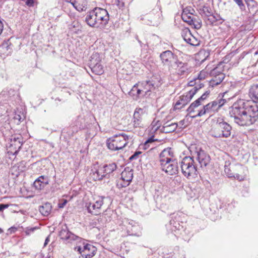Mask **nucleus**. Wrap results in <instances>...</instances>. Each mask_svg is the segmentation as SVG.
I'll list each match as a JSON object with an SVG mask.
<instances>
[{"label":"nucleus","mask_w":258,"mask_h":258,"mask_svg":"<svg viewBox=\"0 0 258 258\" xmlns=\"http://www.w3.org/2000/svg\"><path fill=\"white\" fill-rule=\"evenodd\" d=\"M89 68L93 73L97 75H102L104 72L103 67L101 63L90 64Z\"/></svg>","instance_id":"28"},{"label":"nucleus","mask_w":258,"mask_h":258,"mask_svg":"<svg viewBox=\"0 0 258 258\" xmlns=\"http://www.w3.org/2000/svg\"><path fill=\"white\" fill-rule=\"evenodd\" d=\"M211 104V106L212 107L213 110L214 111L217 110L219 108H218V104L217 101H216V99L212 102L210 103Z\"/></svg>","instance_id":"44"},{"label":"nucleus","mask_w":258,"mask_h":258,"mask_svg":"<svg viewBox=\"0 0 258 258\" xmlns=\"http://www.w3.org/2000/svg\"><path fill=\"white\" fill-rule=\"evenodd\" d=\"M249 94L251 100L234 104L230 112L234 122L240 126H249L258 119V85H252Z\"/></svg>","instance_id":"1"},{"label":"nucleus","mask_w":258,"mask_h":258,"mask_svg":"<svg viewBox=\"0 0 258 258\" xmlns=\"http://www.w3.org/2000/svg\"><path fill=\"white\" fill-rule=\"evenodd\" d=\"M73 4L72 3V6H73V7L79 12L85 11L86 9L85 6H80L79 5H77L76 2H73Z\"/></svg>","instance_id":"39"},{"label":"nucleus","mask_w":258,"mask_h":258,"mask_svg":"<svg viewBox=\"0 0 258 258\" xmlns=\"http://www.w3.org/2000/svg\"><path fill=\"white\" fill-rule=\"evenodd\" d=\"M172 68V71L174 70L178 75H186L190 72V67L187 63L183 62L178 58Z\"/></svg>","instance_id":"14"},{"label":"nucleus","mask_w":258,"mask_h":258,"mask_svg":"<svg viewBox=\"0 0 258 258\" xmlns=\"http://www.w3.org/2000/svg\"><path fill=\"white\" fill-rule=\"evenodd\" d=\"M228 167L227 163L225 165L224 171L229 177H233L239 181L243 180L244 176L240 174L241 171L243 169V167L241 165H234L228 163Z\"/></svg>","instance_id":"9"},{"label":"nucleus","mask_w":258,"mask_h":258,"mask_svg":"<svg viewBox=\"0 0 258 258\" xmlns=\"http://www.w3.org/2000/svg\"><path fill=\"white\" fill-rule=\"evenodd\" d=\"M180 101L182 102V108H183L185 105H186L187 104V103H186L184 100V99H183L181 97H180Z\"/></svg>","instance_id":"57"},{"label":"nucleus","mask_w":258,"mask_h":258,"mask_svg":"<svg viewBox=\"0 0 258 258\" xmlns=\"http://www.w3.org/2000/svg\"><path fill=\"white\" fill-rule=\"evenodd\" d=\"M51 205L49 203H46L39 207V211L42 215L45 216H48L51 210Z\"/></svg>","instance_id":"29"},{"label":"nucleus","mask_w":258,"mask_h":258,"mask_svg":"<svg viewBox=\"0 0 258 258\" xmlns=\"http://www.w3.org/2000/svg\"><path fill=\"white\" fill-rule=\"evenodd\" d=\"M129 136L125 134L115 135L107 140L108 148L116 151L123 149L128 143Z\"/></svg>","instance_id":"6"},{"label":"nucleus","mask_w":258,"mask_h":258,"mask_svg":"<svg viewBox=\"0 0 258 258\" xmlns=\"http://www.w3.org/2000/svg\"><path fill=\"white\" fill-rule=\"evenodd\" d=\"M184 124V120H182L179 122V124L183 125Z\"/></svg>","instance_id":"62"},{"label":"nucleus","mask_w":258,"mask_h":258,"mask_svg":"<svg viewBox=\"0 0 258 258\" xmlns=\"http://www.w3.org/2000/svg\"><path fill=\"white\" fill-rule=\"evenodd\" d=\"M10 147H14L15 150L14 154H17L20 150L23 144V138L21 135L12 137L10 139Z\"/></svg>","instance_id":"17"},{"label":"nucleus","mask_w":258,"mask_h":258,"mask_svg":"<svg viewBox=\"0 0 258 258\" xmlns=\"http://www.w3.org/2000/svg\"><path fill=\"white\" fill-rule=\"evenodd\" d=\"M212 111H214V110L212 109V107L211 106V104L209 103L207 105L204 106L203 109L199 111L197 114L192 116L191 117L196 118L197 117H201L205 115L207 113H209Z\"/></svg>","instance_id":"27"},{"label":"nucleus","mask_w":258,"mask_h":258,"mask_svg":"<svg viewBox=\"0 0 258 258\" xmlns=\"http://www.w3.org/2000/svg\"><path fill=\"white\" fill-rule=\"evenodd\" d=\"M94 11L98 21L99 27H104L108 23L109 20L108 12L104 9L96 7Z\"/></svg>","instance_id":"11"},{"label":"nucleus","mask_w":258,"mask_h":258,"mask_svg":"<svg viewBox=\"0 0 258 258\" xmlns=\"http://www.w3.org/2000/svg\"><path fill=\"white\" fill-rule=\"evenodd\" d=\"M152 131L155 133L159 129L161 126V123L159 120L155 122L154 120L152 122Z\"/></svg>","instance_id":"35"},{"label":"nucleus","mask_w":258,"mask_h":258,"mask_svg":"<svg viewBox=\"0 0 258 258\" xmlns=\"http://www.w3.org/2000/svg\"><path fill=\"white\" fill-rule=\"evenodd\" d=\"M189 25H193L195 28L199 29L202 27V21L199 18L194 17L192 19V22L190 23Z\"/></svg>","instance_id":"33"},{"label":"nucleus","mask_w":258,"mask_h":258,"mask_svg":"<svg viewBox=\"0 0 258 258\" xmlns=\"http://www.w3.org/2000/svg\"><path fill=\"white\" fill-rule=\"evenodd\" d=\"M139 86H140V87L142 88V89L143 90H145V88H148V86H146L145 85L142 86L141 85V83H140V85Z\"/></svg>","instance_id":"60"},{"label":"nucleus","mask_w":258,"mask_h":258,"mask_svg":"<svg viewBox=\"0 0 258 258\" xmlns=\"http://www.w3.org/2000/svg\"><path fill=\"white\" fill-rule=\"evenodd\" d=\"M145 91H146V90H145H145H143V89H142V88H141V87H140V88H138V90H137V92H136V95H137V96H139V95H140L141 94H142V93H145V94H147V92H146Z\"/></svg>","instance_id":"49"},{"label":"nucleus","mask_w":258,"mask_h":258,"mask_svg":"<svg viewBox=\"0 0 258 258\" xmlns=\"http://www.w3.org/2000/svg\"><path fill=\"white\" fill-rule=\"evenodd\" d=\"M201 14L202 16L204 15L205 17H209L211 13L209 11V9L208 7H204L202 10H201Z\"/></svg>","instance_id":"41"},{"label":"nucleus","mask_w":258,"mask_h":258,"mask_svg":"<svg viewBox=\"0 0 258 258\" xmlns=\"http://www.w3.org/2000/svg\"><path fill=\"white\" fill-rule=\"evenodd\" d=\"M74 250L80 255L79 258H92L96 253V247L93 245L86 243L85 239L81 238L76 243Z\"/></svg>","instance_id":"4"},{"label":"nucleus","mask_w":258,"mask_h":258,"mask_svg":"<svg viewBox=\"0 0 258 258\" xmlns=\"http://www.w3.org/2000/svg\"><path fill=\"white\" fill-rule=\"evenodd\" d=\"M182 36L184 41L191 46L200 44V41L192 35L189 30H186Z\"/></svg>","instance_id":"19"},{"label":"nucleus","mask_w":258,"mask_h":258,"mask_svg":"<svg viewBox=\"0 0 258 258\" xmlns=\"http://www.w3.org/2000/svg\"><path fill=\"white\" fill-rule=\"evenodd\" d=\"M208 18V20L209 21L210 23L211 24H215L216 21L215 19V16L214 15V14H211L210 15L209 17H207Z\"/></svg>","instance_id":"43"},{"label":"nucleus","mask_w":258,"mask_h":258,"mask_svg":"<svg viewBox=\"0 0 258 258\" xmlns=\"http://www.w3.org/2000/svg\"><path fill=\"white\" fill-rule=\"evenodd\" d=\"M214 15L215 16V19L216 22H218L219 21H221V22H220V23H222L223 22V20L222 19V18L219 14H214Z\"/></svg>","instance_id":"52"},{"label":"nucleus","mask_w":258,"mask_h":258,"mask_svg":"<svg viewBox=\"0 0 258 258\" xmlns=\"http://www.w3.org/2000/svg\"><path fill=\"white\" fill-rule=\"evenodd\" d=\"M162 64L168 67L169 71H172V68L177 61L178 56L170 50H165L161 52L159 55Z\"/></svg>","instance_id":"8"},{"label":"nucleus","mask_w":258,"mask_h":258,"mask_svg":"<svg viewBox=\"0 0 258 258\" xmlns=\"http://www.w3.org/2000/svg\"><path fill=\"white\" fill-rule=\"evenodd\" d=\"M102 58L103 55L102 54H100L97 52H93L90 56L89 62V66H90V64L93 65V64L101 63Z\"/></svg>","instance_id":"26"},{"label":"nucleus","mask_w":258,"mask_h":258,"mask_svg":"<svg viewBox=\"0 0 258 258\" xmlns=\"http://www.w3.org/2000/svg\"><path fill=\"white\" fill-rule=\"evenodd\" d=\"M170 225L173 226L171 227L172 231H175L176 230H179L180 228V224L179 223L174 221V220H171L170 221Z\"/></svg>","instance_id":"37"},{"label":"nucleus","mask_w":258,"mask_h":258,"mask_svg":"<svg viewBox=\"0 0 258 258\" xmlns=\"http://www.w3.org/2000/svg\"><path fill=\"white\" fill-rule=\"evenodd\" d=\"M239 7L240 9L242 10L244 9L245 6L242 0H233Z\"/></svg>","instance_id":"46"},{"label":"nucleus","mask_w":258,"mask_h":258,"mask_svg":"<svg viewBox=\"0 0 258 258\" xmlns=\"http://www.w3.org/2000/svg\"><path fill=\"white\" fill-rule=\"evenodd\" d=\"M204 87V85L203 84H200L199 85L195 86L193 87L190 90L188 91L185 95H183L181 96V97L184 99V100L186 102H189L191 99L197 93V91L201 88Z\"/></svg>","instance_id":"21"},{"label":"nucleus","mask_w":258,"mask_h":258,"mask_svg":"<svg viewBox=\"0 0 258 258\" xmlns=\"http://www.w3.org/2000/svg\"><path fill=\"white\" fill-rule=\"evenodd\" d=\"M157 140H155L154 139V136H152L149 138L144 143L143 146L144 149H147L149 147V144L152 143L155 141H157Z\"/></svg>","instance_id":"38"},{"label":"nucleus","mask_w":258,"mask_h":258,"mask_svg":"<svg viewBox=\"0 0 258 258\" xmlns=\"http://www.w3.org/2000/svg\"><path fill=\"white\" fill-rule=\"evenodd\" d=\"M222 63H220L218 67L212 70L211 72V75L213 78L210 82V86L212 87L220 84L225 78V75L221 73L222 70L220 68Z\"/></svg>","instance_id":"13"},{"label":"nucleus","mask_w":258,"mask_h":258,"mask_svg":"<svg viewBox=\"0 0 258 258\" xmlns=\"http://www.w3.org/2000/svg\"><path fill=\"white\" fill-rule=\"evenodd\" d=\"M210 91L208 90L206 91L199 98H198L197 100H199V102H200L201 103L203 101H204L209 95L210 94Z\"/></svg>","instance_id":"42"},{"label":"nucleus","mask_w":258,"mask_h":258,"mask_svg":"<svg viewBox=\"0 0 258 258\" xmlns=\"http://www.w3.org/2000/svg\"><path fill=\"white\" fill-rule=\"evenodd\" d=\"M59 236L62 240L68 241V243L75 244L78 240H81V237L74 234L70 231L66 225L62 227L61 230L59 232Z\"/></svg>","instance_id":"10"},{"label":"nucleus","mask_w":258,"mask_h":258,"mask_svg":"<svg viewBox=\"0 0 258 258\" xmlns=\"http://www.w3.org/2000/svg\"><path fill=\"white\" fill-rule=\"evenodd\" d=\"M133 178V170L125 168L121 174V181L117 184L118 188L125 187L129 185Z\"/></svg>","instance_id":"12"},{"label":"nucleus","mask_w":258,"mask_h":258,"mask_svg":"<svg viewBox=\"0 0 258 258\" xmlns=\"http://www.w3.org/2000/svg\"><path fill=\"white\" fill-rule=\"evenodd\" d=\"M125 1L126 0H116V4L119 8L124 6Z\"/></svg>","instance_id":"50"},{"label":"nucleus","mask_w":258,"mask_h":258,"mask_svg":"<svg viewBox=\"0 0 258 258\" xmlns=\"http://www.w3.org/2000/svg\"><path fill=\"white\" fill-rule=\"evenodd\" d=\"M181 18L183 21L187 23L188 24L192 22V19L194 18L192 17V15L186 14L185 13H182Z\"/></svg>","instance_id":"34"},{"label":"nucleus","mask_w":258,"mask_h":258,"mask_svg":"<svg viewBox=\"0 0 258 258\" xmlns=\"http://www.w3.org/2000/svg\"><path fill=\"white\" fill-rule=\"evenodd\" d=\"M173 156V152L170 148L164 149L159 155L161 170L170 175L177 174L178 171L177 162L171 158Z\"/></svg>","instance_id":"2"},{"label":"nucleus","mask_w":258,"mask_h":258,"mask_svg":"<svg viewBox=\"0 0 258 258\" xmlns=\"http://www.w3.org/2000/svg\"><path fill=\"white\" fill-rule=\"evenodd\" d=\"M128 221V225L127 226H133L134 225L137 224V223H136L133 220H127Z\"/></svg>","instance_id":"56"},{"label":"nucleus","mask_w":258,"mask_h":258,"mask_svg":"<svg viewBox=\"0 0 258 258\" xmlns=\"http://www.w3.org/2000/svg\"><path fill=\"white\" fill-rule=\"evenodd\" d=\"M201 79V78H200V79L198 78V79H197L195 80V81H191L188 83V85H189V86H194L195 85V84L196 83L195 82V81H200V80Z\"/></svg>","instance_id":"55"},{"label":"nucleus","mask_w":258,"mask_h":258,"mask_svg":"<svg viewBox=\"0 0 258 258\" xmlns=\"http://www.w3.org/2000/svg\"><path fill=\"white\" fill-rule=\"evenodd\" d=\"M104 197H99L96 200L95 203H90L87 207L89 213L95 215H98L100 213V209L103 204Z\"/></svg>","instance_id":"15"},{"label":"nucleus","mask_w":258,"mask_h":258,"mask_svg":"<svg viewBox=\"0 0 258 258\" xmlns=\"http://www.w3.org/2000/svg\"><path fill=\"white\" fill-rule=\"evenodd\" d=\"M141 85H145L148 86V88H145L146 92H149L155 88L158 87L159 85V82H155L153 79L149 81H143L141 82Z\"/></svg>","instance_id":"25"},{"label":"nucleus","mask_w":258,"mask_h":258,"mask_svg":"<svg viewBox=\"0 0 258 258\" xmlns=\"http://www.w3.org/2000/svg\"><path fill=\"white\" fill-rule=\"evenodd\" d=\"M67 202H68V201L66 199L61 200L58 204V207L59 208H63L65 206V205H66V204L67 203Z\"/></svg>","instance_id":"45"},{"label":"nucleus","mask_w":258,"mask_h":258,"mask_svg":"<svg viewBox=\"0 0 258 258\" xmlns=\"http://www.w3.org/2000/svg\"><path fill=\"white\" fill-rule=\"evenodd\" d=\"M92 177L95 180H99L102 179L106 176L103 166H99L94 171L92 170Z\"/></svg>","instance_id":"23"},{"label":"nucleus","mask_w":258,"mask_h":258,"mask_svg":"<svg viewBox=\"0 0 258 258\" xmlns=\"http://www.w3.org/2000/svg\"><path fill=\"white\" fill-rule=\"evenodd\" d=\"M14 118H15V119H18V120H19V121H21V117L20 115H16L15 116V117H14Z\"/></svg>","instance_id":"59"},{"label":"nucleus","mask_w":258,"mask_h":258,"mask_svg":"<svg viewBox=\"0 0 258 258\" xmlns=\"http://www.w3.org/2000/svg\"><path fill=\"white\" fill-rule=\"evenodd\" d=\"M127 233L128 235H133L136 236H140L141 235V228L137 224L133 226H127Z\"/></svg>","instance_id":"24"},{"label":"nucleus","mask_w":258,"mask_h":258,"mask_svg":"<svg viewBox=\"0 0 258 258\" xmlns=\"http://www.w3.org/2000/svg\"><path fill=\"white\" fill-rule=\"evenodd\" d=\"M85 21L87 24L91 27H99V26H98V21L94 10L88 13L86 17Z\"/></svg>","instance_id":"22"},{"label":"nucleus","mask_w":258,"mask_h":258,"mask_svg":"<svg viewBox=\"0 0 258 258\" xmlns=\"http://www.w3.org/2000/svg\"><path fill=\"white\" fill-rule=\"evenodd\" d=\"M161 16V12L160 10L157 9L153 10L151 13L149 14L146 16V18L151 19V20H149V22L147 23L148 25H152L153 26L157 25L160 19Z\"/></svg>","instance_id":"18"},{"label":"nucleus","mask_w":258,"mask_h":258,"mask_svg":"<svg viewBox=\"0 0 258 258\" xmlns=\"http://www.w3.org/2000/svg\"><path fill=\"white\" fill-rule=\"evenodd\" d=\"M189 150L192 157H196L201 168L205 167L209 164L210 156L204 150L196 145L191 146Z\"/></svg>","instance_id":"7"},{"label":"nucleus","mask_w":258,"mask_h":258,"mask_svg":"<svg viewBox=\"0 0 258 258\" xmlns=\"http://www.w3.org/2000/svg\"><path fill=\"white\" fill-rule=\"evenodd\" d=\"M141 154V152L140 151H137L133 155H132L129 158L130 160H133L134 159H136L138 156Z\"/></svg>","instance_id":"47"},{"label":"nucleus","mask_w":258,"mask_h":258,"mask_svg":"<svg viewBox=\"0 0 258 258\" xmlns=\"http://www.w3.org/2000/svg\"><path fill=\"white\" fill-rule=\"evenodd\" d=\"M192 12H194V10L190 8H186L183 10L182 13H185L186 14L192 15Z\"/></svg>","instance_id":"48"},{"label":"nucleus","mask_w":258,"mask_h":258,"mask_svg":"<svg viewBox=\"0 0 258 258\" xmlns=\"http://www.w3.org/2000/svg\"><path fill=\"white\" fill-rule=\"evenodd\" d=\"M223 96L224 95H222V97L219 95L216 99V101H217L218 104V108L222 107L226 102V99L223 98Z\"/></svg>","instance_id":"36"},{"label":"nucleus","mask_w":258,"mask_h":258,"mask_svg":"<svg viewBox=\"0 0 258 258\" xmlns=\"http://www.w3.org/2000/svg\"><path fill=\"white\" fill-rule=\"evenodd\" d=\"M231 126L222 119H219L213 125L210 133L215 138H228L231 135Z\"/></svg>","instance_id":"3"},{"label":"nucleus","mask_w":258,"mask_h":258,"mask_svg":"<svg viewBox=\"0 0 258 258\" xmlns=\"http://www.w3.org/2000/svg\"><path fill=\"white\" fill-rule=\"evenodd\" d=\"M106 176L109 178V174L116 170L117 166L115 163L105 164L103 166Z\"/></svg>","instance_id":"31"},{"label":"nucleus","mask_w":258,"mask_h":258,"mask_svg":"<svg viewBox=\"0 0 258 258\" xmlns=\"http://www.w3.org/2000/svg\"><path fill=\"white\" fill-rule=\"evenodd\" d=\"M67 3H70L72 5V3L73 4V2H75V1L74 0H64Z\"/></svg>","instance_id":"61"},{"label":"nucleus","mask_w":258,"mask_h":258,"mask_svg":"<svg viewBox=\"0 0 258 258\" xmlns=\"http://www.w3.org/2000/svg\"><path fill=\"white\" fill-rule=\"evenodd\" d=\"M49 237H47L46 239H45V242H44V246H45L47 244H48V242H49Z\"/></svg>","instance_id":"58"},{"label":"nucleus","mask_w":258,"mask_h":258,"mask_svg":"<svg viewBox=\"0 0 258 258\" xmlns=\"http://www.w3.org/2000/svg\"><path fill=\"white\" fill-rule=\"evenodd\" d=\"M181 106H182V102L179 100L175 104L174 108H175V109H181V108H182Z\"/></svg>","instance_id":"51"},{"label":"nucleus","mask_w":258,"mask_h":258,"mask_svg":"<svg viewBox=\"0 0 258 258\" xmlns=\"http://www.w3.org/2000/svg\"><path fill=\"white\" fill-rule=\"evenodd\" d=\"M48 183V178L47 176L41 175L35 180L33 184L36 189L41 190L44 188Z\"/></svg>","instance_id":"20"},{"label":"nucleus","mask_w":258,"mask_h":258,"mask_svg":"<svg viewBox=\"0 0 258 258\" xmlns=\"http://www.w3.org/2000/svg\"><path fill=\"white\" fill-rule=\"evenodd\" d=\"M180 166L182 173L187 178L195 177L198 173V167L195 164L192 156L184 157L180 162Z\"/></svg>","instance_id":"5"},{"label":"nucleus","mask_w":258,"mask_h":258,"mask_svg":"<svg viewBox=\"0 0 258 258\" xmlns=\"http://www.w3.org/2000/svg\"><path fill=\"white\" fill-rule=\"evenodd\" d=\"M137 40L138 41L139 43L140 44L141 46H142V42L138 39V37H136Z\"/></svg>","instance_id":"63"},{"label":"nucleus","mask_w":258,"mask_h":258,"mask_svg":"<svg viewBox=\"0 0 258 258\" xmlns=\"http://www.w3.org/2000/svg\"><path fill=\"white\" fill-rule=\"evenodd\" d=\"M171 123H169V121L166 122L165 123H163V126H166V125H170Z\"/></svg>","instance_id":"64"},{"label":"nucleus","mask_w":258,"mask_h":258,"mask_svg":"<svg viewBox=\"0 0 258 258\" xmlns=\"http://www.w3.org/2000/svg\"><path fill=\"white\" fill-rule=\"evenodd\" d=\"M140 83H138V84H136V85H135L132 89H131V90L129 92V94L131 96H134L135 95H136V92L138 90V87L139 86L140 87Z\"/></svg>","instance_id":"40"},{"label":"nucleus","mask_w":258,"mask_h":258,"mask_svg":"<svg viewBox=\"0 0 258 258\" xmlns=\"http://www.w3.org/2000/svg\"><path fill=\"white\" fill-rule=\"evenodd\" d=\"M145 110L141 108H137L133 115V125L135 127H140L143 126L142 115L145 113Z\"/></svg>","instance_id":"16"},{"label":"nucleus","mask_w":258,"mask_h":258,"mask_svg":"<svg viewBox=\"0 0 258 258\" xmlns=\"http://www.w3.org/2000/svg\"><path fill=\"white\" fill-rule=\"evenodd\" d=\"M9 207V205L8 204H0V212L3 211L4 209Z\"/></svg>","instance_id":"53"},{"label":"nucleus","mask_w":258,"mask_h":258,"mask_svg":"<svg viewBox=\"0 0 258 258\" xmlns=\"http://www.w3.org/2000/svg\"><path fill=\"white\" fill-rule=\"evenodd\" d=\"M177 124L176 123H171L170 125H166V126H162L160 129L162 133H170L174 132L177 127Z\"/></svg>","instance_id":"30"},{"label":"nucleus","mask_w":258,"mask_h":258,"mask_svg":"<svg viewBox=\"0 0 258 258\" xmlns=\"http://www.w3.org/2000/svg\"><path fill=\"white\" fill-rule=\"evenodd\" d=\"M36 229V228H31L30 229H28L25 231V233L26 235H29L31 232H33V231Z\"/></svg>","instance_id":"54"},{"label":"nucleus","mask_w":258,"mask_h":258,"mask_svg":"<svg viewBox=\"0 0 258 258\" xmlns=\"http://www.w3.org/2000/svg\"><path fill=\"white\" fill-rule=\"evenodd\" d=\"M201 104L202 103L199 102V100H196L190 105V106L187 109V111H188L189 113L194 112L195 109L199 107Z\"/></svg>","instance_id":"32"}]
</instances>
